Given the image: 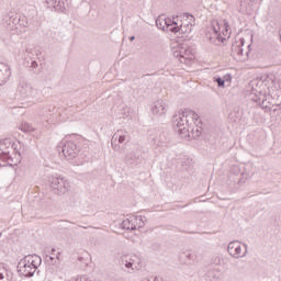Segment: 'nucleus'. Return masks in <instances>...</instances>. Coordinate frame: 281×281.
<instances>
[{
  "label": "nucleus",
  "instance_id": "f704fd0d",
  "mask_svg": "<svg viewBox=\"0 0 281 281\" xmlns=\"http://www.w3.org/2000/svg\"><path fill=\"white\" fill-rule=\"evenodd\" d=\"M122 114L124 115V117H128V115H131V109H123Z\"/></svg>",
  "mask_w": 281,
  "mask_h": 281
},
{
  "label": "nucleus",
  "instance_id": "20e7f679",
  "mask_svg": "<svg viewBox=\"0 0 281 281\" xmlns=\"http://www.w3.org/2000/svg\"><path fill=\"white\" fill-rule=\"evenodd\" d=\"M48 183L55 194H67L71 190V183L63 177L50 176L48 177Z\"/></svg>",
  "mask_w": 281,
  "mask_h": 281
},
{
  "label": "nucleus",
  "instance_id": "79ce46f5",
  "mask_svg": "<svg viewBox=\"0 0 281 281\" xmlns=\"http://www.w3.org/2000/svg\"><path fill=\"white\" fill-rule=\"evenodd\" d=\"M56 252V248L52 249V256H54V254Z\"/></svg>",
  "mask_w": 281,
  "mask_h": 281
},
{
  "label": "nucleus",
  "instance_id": "2eb2a0df",
  "mask_svg": "<svg viewBox=\"0 0 281 281\" xmlns=\"http://www.w3.org/2000/svg\"><path fill=\"white\" fill-rule=\"evenodd\" d=\"M167 111H168V105L166 104V102H164V100H157L151 105V113L157 117H161V115H166Z\"/></svg>",
  "mask_w": 281,
  "mask_h": 281
},
{
  "label": "nucleus",
  "instance_id": "9d476101",
  "mask_svg": "<svg viewBox=\"0 0 281 281\" xmlns=\"http://www.w3.org/2000/svg\"><path fill=\"white\" fill-rule=\"evenodd\" d=\"M243 45H245V38H239L232 45L231 56H233L235 60H245V58L249 56V49L244 54Z\"/></svg>",
  "mask_w": 281,
  "mask_h": 281
},
{
  "label": "nucleus",
  "instance_id": "4468645a",
  "mask_svg": "<svg viewBox=\"0 0 281 281\" xmlns=\"http://www.w3.org/2000/svg\"><path fill=\"white\" fill-rule=\"evenodd\" d=\"M179 261L186 267H192L199 262V254L194 250H186L179 255Z\"/></svg>",
  "mask_w": 281,
  "mask_h": 281
},
{
  "label": "nucleus",
  "instance_id": "b1692460",
  "mask_svg": "<svg viewBox=\"0 0 281 281\" xmlns=\"http://www.w3.org/2000/svg\"><path fill=\"white\" fill-rule=\"evenodd\" d=\"M239 10L243 14H251V12H254V1L243 0Z\"/></svg>",
  "mask_w": 281,
  "mask_h": 281
},
{
  "label": "nucleus",
  "instance_id": "e433bc0d",
  "mask_svg": "<svg viewBox=\"0 0 281 281\" xmlns=\"http://www.w3.org/2000/svg\"><path fill=\"white\" fill-rule=\"evenodd\" d=\"M231 120H233L234 122H239L240 116H234V113H231Z\"/></svg>",
  "mask_w": 281,
  "mask_h": 281
},
{
  "label": "nucleus",
  "instance_id": "a878e982",
  "mask_svg": "<svg viewBox=\"0 0 281 281\" xmlns=\"http://www.w3.org/2000/svg\"><path fill=\"white\" fill-rule=\"evenodd\" d=\"M220 33L222 35V37L224 38V41H226L227 38H229L232 31H229V24L227 22H223L222 24H220Z\"/></svg>",
  "mask_w": 281,
  "mask_h": 281
},
{
  "label": "nucleus",
  "instance_id": "c85d7f7f",
  "mask_svg": "<svg viewBox=\"0 0 281 281\" xmlns=\"http://www.w3.org/2000/svg\"><path fill=\"white\" fill-rule=\"evenodd\" d=\"M136 224L138 225V229H142L146 225V217L136 215Z\"/></svg>",
  "mask_w": 281,
  "mask_h": 281
},
{
  "label": "nucleus",
  "instance_id": "1a4fd4ad",
  "mask_svg": "<svg viewBox=\"0 0 281 281\" xmlns=\"http://www.w3.org/2000/svg\"><path fill=\"white\" fill-rule=\"evenodd\" d=\"M18 91L22 98H31L32 100H34V98H38V90L32 87V85L25 79H20Z\"/></svg>",
  "mask_w": 281,
  "mask_h": 281
},
{
  "label": "nucleus",
  "instance_id": "aec40b11",
  "mask_svg": "<svg viewBox=\"0 0 281 281\" xmlns=\"http://www.w3.org/2000/svg\"><path fill=\"white\" fill-rule=\"evenodd\" d=\"M198 122V123H196ZM199 124H201V121H194L189 128V132H187V134L191 135V137H193V139H196V137H201V133L203 131V128H201V126H199Z\"/></svg>",
  "mask_w": 281,
  "mask_h": 281
},
{
  "label": "nucleus",
  "instance_id": "6e6552de",
  "mask_svg": "<svg viewBox=\"0 0 281 281\" xmlns=\"http://www.w3.org/2000/svg\"><path fill=\"white\" fill-rule=\"evenodd\" d=\"M14 150V143L10 138L0 142V159L7 160L9 166L14 164V158L10 156V151Z\"/></svg>",
  "mask_w": 281,
  "mask_h": 281
},
{
  "label": "nucleus",
  "instance_id": "2f4dec72",
  "mask_svg": "<svg viewBox=\"0 0 281 281\" xmlns=\"http://www.w3.org/2000/svg\"><path fill=\"white\" fill-rule=\"evenodd\" d=\"M132 227H133V232L135 229H139V226L137 225V215H132Z\"/></svg>",
  "mask_w": 281,
  "mask_h": 281
},
{
  "label": "nucleus",
  "instance_id": "c03bdc74",
  "mask_svg": "<svg viewBox=\"0 0 281 281\" xmlns=\"http://www.w3.org/2000/svg\"><path fill=\"white\" fill-rule=\"evenodd\" d=\"M130 41H135V36L130 37Z\"/></svg>",
  "mask_w": 281,
  "mask_h": 281
},
{
  "label": "nucleus",
  "instance_id": "f03ea898",
  "mask_svg": "<svg viewBox=\"0 0 281 281\" xmlns=\"http://www.w3.org/2000/svg\"><path fill=\"white\" fill-rule=\"evenodd\" d=\"M156 26L158 27V30H162V32H181L182 34H188V32H192V25L183 26L181 21H179V16L173 19L158 16L156 19Z\"/></svg>",
  "mask_w": 281,
  "mask_h": 281
},
{
  "label": "nucleus",
  "instance_id": "4be33fe9",
  "mask_svg": "<svg viewBox=\"0 0 281 281\" xmlns=\"http://www.w3.org/2000/svg\"><path fill=\"white\" fill-rule=\"evenodd\" d=\"M46 5L54 8L57 12H63L65 10V0H46Z\"/></svg>",
  "mask_w": 281,
  "mask_h": 281
},
{
  "label": "nucleus",
  "instance_id": "5701e85b",
  "mask_svg": "<svg viewBox=\"0 0 281 281\" xmlns=\"http://www.w3.org/2000/svg\"><path fill=\"white\" fill-rule=\"evenodd\" d=\"M119 140V144H124V142H128V134L124 131H117L112 136V146L115 142Z\"/></svg>",
  "mask_w": 281,
  "mask_h": 281
},
{
  "label": "nucleus",
  "instance_id": "393cba45",
  "mask_svg": "<svg viewBox=\"0 0 281 281\" xmlns=\"http://www.w3.org/2000/svg\"><path fill=\"white\" fill-rule=\"evenodd\" d=\"M205 278L207 281H216L218 278H221L218 269L211 267L207 269L205 273Z\"/></svg>",
  "mask_w": 281,
  "mask_h": 281
},
{
  "label": "nucleus",
  "instance_id": "412c9836",
  "mask_svg": "<svg viewBox=\"0 0 281 281\" xmlns=\"http://www.w3.org/2000/svg\"><path fill=\"white\" fill-rule=\"evenodd\" d=\"M153 144L156 148H168V136L166 134H158L153 138Z\"/></svg>",
  "mask_w": 281,
  "mask_h": 281
},
{
  "label": "nucleus",
  "instance_id": "473e14b6",
  "mask_svg": "<svg viewBox=\"0 0 281 281\" xmlns=\"http://www.w3.org/2000/svg\"><path fill=\"white\" fill-rule=\"evenodd\" d=\"M45 261L47 262V265H56L58 261H56L54 259V257L49 256V255H46L45 257Z\"/></svg>",
  "mask_w": 281,
  "mask_h": 281
},
{
  "label": "nucleus",
  "instance_id": "a211bd4d",
  "mask_svg": "<svg viewBox=\"0 0 281 281\" xmlns=\"http://www.w3.org/2000/svg\"><path fill=\"white\" fill-rule=\"evenodd\" d=\"M10 76H12V72L10 71V66L4 63H0V87L2 85H5L8 80H10Z\"/></svg>",
  "mask_w": 281,
  "mask_h": 281
},
{
  "label": "nucleus",
  "instance_id": "39448f33",
  "mask_svg": "<svg viewBox=\"0 0 281 281\" xmlns=\"http://www.w3.org/2000/svg\"><path fill=\"white\" fill-rule=\"evenodd\" d=\"M57 150H61L65 159H67L68 161H71V159H76L79 153L78 145H76V143L71 140H61L57 146Z\"/></svg>",
  "mask_w": 281,
  "mask_h": 281
},
{
  "label": "nucleus",
  "instance_id": "f3484780",
  "mask_svg": "<svg viewBox=\"0 0 281 281\" xmlns=\"http://www.w3.org/2000/svg\"><path fill=\"white\" fill-rule=\"evenodd\" d=\"M3 25H5V27L14 31V30H19V18H16V14L12 13V14H8L3 18Z\"/></svg>",
  "mask_w": 281,
  "mask_h": 281
},
{
  "label": "nucleus",
  "instance_id": "f8f14e48",
  "mask_svg": "<svg viewBox=\"0 0 281 281\" xmlns=\"http://www.w3.org/2000/svg\"><path fill=\"white\" fill-rule=\"evenodd\" d=\"M122 265L132 271H139V269H142V258L137 255L124 256Z\"/></svg>",
  "mask_w": 281,
  "mask_h": 281
},
{
  "label": "nucleus",
  "instance_id": "4c0bfd02",
  "mask_svg": "<svg viewBox=\"0 0 281 281\" xmlns=\"http://www.w3.org/2000/svg\"><path fill=\"white\" fill-rule=\"evenodd\" d=\"M31 67H32L33 69H36V67H38V63H36V60H33V61L31 63Z\"/></svg>",
  "mask_w": 281,
  "mask_h": 281
},
{
  "label": "nucleus",
  "instance_id": "7ed1b4c3",
  "mask_svg": "<svg viewBox=\"0 0 281 281\" xmlns=\"http://www.w3.org/2000/svg\"><path fill=\"white\" fill-rule=\"evenodd\" d=\"M42 262L41 256L27 255L18 263V272L24 278H32Z\"/></svg>",
  "mask_w": 281,
  "mask_h": 281
},
{
  "label": "nucleus",
  "instance_id": "f257e3e1",
  "mask_svg": "<svg viewBox=\"0 0 281 281\" xmlns=\"http://www.w3.org/2000/svg\"><path fill=\"white\" fill-rule=\"evenodd\" d=\"M199 122V114L192 110H184L173 116V128L178 135H188L192 123Z\"/></svg>",
  "mask_w": 281,
  "mask_h": 281
},
{
  "label": "nucleus",
  "instance_id": "72a5a7b5",
  "mask_svg": "<svg viewBox=\"0 0 281 281\" xmlns=\"http://www.w3.org/2000/svg\"><path fill=\"white\" fill-rule=\"evenodd\" d=\"M140 281H159V278L149 276V277L143 278Z\"/></svg>",
  "mask_w": 281,
  "mask_h": 281
},
{
  "label": "nucleus",
  "instance_id": "37998d69",
  "mask_svg": "<svg viewBox=\"0 0 281 281\" xmlns=\"http://www.w3.org/2000/svg\"><path fill=\"white\" fill-rule=\"evenodd\" d=\"M233 170L238 171L239 169L238 167H233Z\"/></svg>",
  "mask_w": 281,
  "mask_h": 281
},
{
  "label": "nucleus",
  "instance_id": "c9c22d12",
  "mask_svg": "<svg viewBox=\"0 0 281 281\" xmlns=\"http://www.w3.org/2000/svg\"><path fill=\"white\" fill-rule=\"evenodd\" d=\"M222 80H224V85H225V82H232V76H229V75H225L223 78H222Z\"/></svg>",
  "mask_w": 281,
  "mask_h": 281
},
{
  "label": "nucleus",
  "instance_id": "49530a36",
  "mask_svg": "<svg viewBox=\"0 0 281 281\" xmlns=\"http://www.w3.org/2000/svg\"><path fill=\"white\" fill-rule=\"evenodd\" d=\"M38 54H41V52L37 50V52H36V56H38Z\"/></svg>",
  "mask_w": 281,
  "mask_h": 281
},
{
  "label": "nucleus",
  "instance_id": "423d86ee",
  "mask_svg": "<svg viewBox=\"0 0 281 281\" xmlns=\"http://www.w3.org/2000/svg\"><path fill=\"white\" fill-rule=\"evenodd\" d=\"M206 38L213 45H218L220 43H225V37L221 34V23L218 21H214L212 26H210L206 31Z\"/></svg>",
  "mask_w": 281,
  "mask_h": 281
},
{
  "label": "nucleus",
  "instance_id": "9b49d317",
  "mask_svg": "<svg viewBox=\"0 0 281 281\" xmlns=\"http://www.w3.org/2000/svg\"><path fill=\"white\" fill-rule=\"evenodd\" d=\"M177 47L178 48L173 50V56L175 58H179L180 63L188 64L194 58L191 48H188L187 46H181L180 44H178Z\"/></svg>",
  "mask_w": 281,
  "mask_h": 281
},
{
  "label": "nucleus",
  "instance_id": "bb28decb",
  "mask_svg": "<svg viewBox=\"0 0 281 281\" xmlns=\"http://www.w3.org/2000/svg\"><path fill=\"white\" fill-rule=\"evenodd\" d=\"M122 229H127L128 232H133V216H130L121 223Z\"/></svg>",
  "mask_w": 281,
  "mask_h": 281
},
{
  "label": "nucleus",
  "instance_id": "c756f323",
  "mask_svg": "<svg viewBox=\"0 0 281 281\" xmlns=\"http://www.w3.org/2000/svg\"><path fill=\"white\" fill-rule=\"evenodd\" d=\"M222 261H223V259L221 258V256H214L211 259V265H214V267H220Z\"/></svg>",
  "mask_w": 281,
  "mask_h": 281
},
{
  "label": "nucleus",
  "instance_id": "cd10ccee",
  "mask_svg": "<svg viewBox=\"0 0 281 281\" xmlns=\"http://www.w3.org/2000/svg\"><path fill=\"white\" fill-rule=\"evenodd\" d=\"M21 131H23V133H32V131H34V126L30 123H23L21 125Z\"/></svg>",
  "mask_w": 281,
  "mask_h": 281
},
{
  "label": "nucleus",
  "instance_id": "6ab92c4d",
  "mask_svg": "<svg viewBox=\"0 0 281 281\" xmlns=\"http://www.w3.org/2000/svg\"><path fill=\"white\" fill-rule=\"evenodd\" d=\"M241 178L238 180V183H245L247 179L254 177V165L247 164L243 166V172L240 173Z\"/></svg>",
  "mask_w": 281,
  "mask_h": 281
},
{
  "label": "nucleus",
  "instance_id": "58836bf2",
  "mask_svg": "<svg viewBox=\"0 0 281 281\" xmlns=\"http://www.w3.org/2000/svg\"><path fill=\"white\" fill-rule=\"evenodd\" d=\"M76 281H89L87 277H78Z\"/></svg>",
  "mask_w": 281,
  "mask_h": 281
},
{
  "label": "nucleus",
  "instance_id": "ddd939ff",
  "mask_svg": "<svg viewBox=\"0 0 281 281\" xmlns=\"http://www.w3.org/2000/svg\"><path fill=\"white\" fill-rule=\"evenodd\" d=\"M144 161V158L142 157V150L139 149H131L125 154L124 162L127 166H139Z\"/></svg>",
  "mask_w": 281,
  "mask_h": 281
},
{
  "label": "nucleus",
  "instance_id": "a19ab883",
  "mask_svg": "<svg viewBox=\"0 0 281 281\" xmlns=\"http://www.w3.org/2000/svg\"><path fill=\"white\" fill-rule=\"evenodd\" d=\"M1 161H4V164H8V160L0 159V168H1V166H3V165H1Z\"/></svg>",
  "mask_w": 281,
  "mask_h": 281
},
{
  "label": "nucleus",
  "instance_id": "0eeeda50",
  "mask_svg": "<svg viewBox=\"0 0 281 281\" xmlns=\"http://www.w3.org/2000/svg\"><path fill=\"white\" fill-rule=\"evenodd\" d=\"M228 255L235 260H240L247 256V244H240V241H231L227 246Z\"/></svg>",
  "mask_w": 281,
  "mask_h": 281
},
{
  "label": "nucleus",
  "instance_id": "7c9ffc66",
  "mask_svg": "<svg viewBox=\"0 0 281 281\" xmlns=\"http://www.w3.org/2000/svg\"><path fill=\"white\" fill-rule=\"evenodd\" d=\"M214 82L217 83L218 87L225 89V80L221 77H214Z\"/></svg>",
  "mask_w": 281,
  "mask_h": 281
},
{
  "label": "nucleus",
  "instance_id": "a18cd8bd",
  "mask_svg": "<svg viewBox=\"0 0 281 281\" xmlns=\"http://www.w3.org/2000/svg\"><path fill=\"white\" fill-rule=\"evenodd\" d=\"M0 280H3V273H0Z\"/></svg>",
  "mask_w": 281,
  "mask_h": 281
},
{
  "label": "nucleus",
  "instance_id": "dca6fc26",
  "mask_svg": "<svg viewBox=\"0 0 281 281\" xmlns=\"http://www.w3.org/2000/svg\"><path fill=\"white\" fill-rule=\"evenodd\" d=\"M250 100L252 102H256L260 106L267 108V94L262 93L261 91H258L256 89H252L250 93Z\"/></svg>",
  "mask_w": 281,
  "mask_h": 281
},
{
  "label": "nucleus",
  "instance_id": "ea45409f",
  "mask_svg": "<svg viewBox=\"0 0 281 281\" xmlns=\"http://www.w3.org/2000/svg\"><path fill=\"white\" fill-rule=\"evenodd\" d=\"M56 260H57V262H60V252H57Z\"/></svg>",
  "mask_w": 281,
  "mask_h": 281
}]
</instances>
